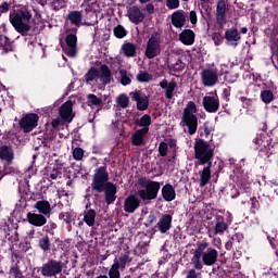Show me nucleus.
Segmentation results:
<instances>
[{
    "label": "nucleus",
    "mask_w": 278,
    "mask_h": 278,
    "mask_svg": "<svg viewBox=\"0 0 278 278\" xmlns=\"http://www.w3.org/2000/svg\"><path fill=\"white\" fill-rule=\"evenodd\" d=\"M73 157L74 160H76L77 162L84 160V149L81 148H75L73 150Z\"/></svg>",
    "instance_id": "49"
},
{
    "label": "nucleus",
    "mask_w": 278,
    "mask_h": 278,
    "mask_svg": "<svg viewBox=\"0 0 278 278\" xmlns=\"http://www.w3.org/2000/svg\"><path fill=\"white\" fill-rule=\"evenodd\" d=\"M35 210H38L39 214H42L43 216H49V214H51V204L45 200L37 201Z\"/></svg>",
    "instance_id": "32"
},
{
    "label": "nucleus",
    "mask_w": 278,
    "mask_h": 278,
    "mask_svg": "<svg viewBox=\"0 0 278 278\" xmlns=\"http://www.w3.org/2000/svg\"><path fill=\"white\" fill-rule=\"evenodd\" d=\"M10 173H12V169L8 166H4L3 169H1V166H0V175H10Z\"/></svg>",
    "instance_id": "58"
},
{
    "label": "nucleus",
    "mask_w": 278,
    "mask_h": 278,
    "mask_svg": "<svg viewBox=\"0 0 278 278\" xmlns=\"http://www.w3.org/2000/svg\"><path fill=\"white\" fill-rule=\"evenodd\" d=\"M210 247V242L202 241L197 244V248L193 252V268L195 270H203V263L201 262L203 255V249H207Z\"/></svg>",
    "instance_id": "13"
},
{
    "label": "nucleus",
    "mask_w": 278,
    "mask_h": 278,
    "mask_svg": "<svg viewBox=\"0 0 278 278\" xmlns=\"http://www.w3.org/2000/svg\"><path fill=\"white\" fill-rule=\"evenodd\" d=\"M159 86L162 88V90H165V97L167 99H173V97H175V91L177 90V81H168V79L164 78L160 81Z\"/></svg>",
    "instance_id": "17"
},
{
    "label": "nucleus",
    "mask_w": 278,
    "mask_h": 278,
    "mask_svg": "<svg viewBox=\"0 0 278 278\" xmlns=\"http://www.w3.org/2000/svg\"><path fill=\"white\" fill-rule=\"evenodd\" d=\"M121 268V265L118 264V260L115 258L113 265L111 266L109 270V277L110 278H121V271L118 270Z\"/></svg>",
    "instance_id": "40"
},
{
    "label": "nucleus",
    "mask_w": 278,
    "mask_h": 278,
    "mask_svg": "<svg viewBox=\"0 0 278 278\" xmlns=\"http://www.w3.org/2000/svg\"><path fill=\"white\" fill-rule=\"evenodd\" d=\"M39 247L42 249V251H49V247H51L49 237H43L41 240H39Z\"/></svg>",
    "instance_id": "50"
},
{
    "label": "nucleus",
    "mask_w": 278,
    "mask_h": 278,
    "mask_svg": "<svg viewBox=\"0 0 278 278\" xmlns=\"http://www.w3.org/2000/svg\"><path fill=\"white\" fill-rule=\"evenodd\" d=\"M204 134L206 137L212 134V128L207 125V123L204 124Z\"/></svg>",
    "instance_id": "59"
},
{
    "label": "nucleus",
    "mask_w": 278,
    "mask_h": 278,
    "mask_svg": "<svg viewBox=\"0 0 278 278\" xmlns=\"http://www.w3.org/2000/svg\"><path fill=\"white\" fill-rule=\"evenodd\" d=\"M194 157L200 166L212 164L214 148L207 141L199 139L194 142Z\"/></svg>",
    "instance_id": "4"
},
{
    "label": "nucleus",
    "mask_w": 278,
    "mask_h": 278,
    "mask_svg": "<svg viewBox=\"0 0 278 278\" xmlns=\"http://www.w3.org/2000/svg\"><path fill=\"white\" fill-rule=\"evenodd\" d=\"M52 10H55L56 12L59 10H62L66 5V2L64 0H52L51 1Z\"/></svg>",
    "instance_id": "48"
},
{
    "label": "nucleus",
    "mask_w": 278,
    "mask_h": 278,
    "mask_svg": "<svg viewBox=\"0 0 278 278\" xmlns=\"http://www.w3.org/2000/svg\"><path fill=\"white\" fill-rule=\"evenodd\" d=\"M170 227H173V216L172 215H164L159 222H157V228L161 233H166L170 230Z\"/></svg>",
    "instance_id": "23"
},
{
    "label": "nucleus",
    "mask_w": 278,
    "mask_h": 278,
    "mask_svg": "<svg viewBox=\"0 0 278 278\" xmlns=\"http://www.w3.org/2000/svg\"><path fill=\"white\" fill-rule=\"evenodd\" d=\"M38 121L40 117L36 113H28L20 121V127L24 134H31L36 127H38Z\"/></svg>",
    "instance_id": "10"
},
{
    "label": "nucleus",
    "mask_w": 278,
    "mask_h": 278,
    "mask_svg": "<svg viewBox=\"0 0 278 278\" xmlns=\"http://www.w3.org/2000/svg\"><path fill=\"white\" fill-rule=\"evenodd\" d=\"M214 242H215V247H217V249H220V239L217 238V239H214Z\"/></svg>",
    "instance_id": "64"
},
{
    "label": "nucleus",
    "mask_w": 278,
    "mask_h": 278,
    "mask_svg": "<svg viewBox=\"0 0 278 278\" xmlns=\"http://www.w3.org/2000/svg\"><path fill=\"white\" fill-rule=\"evenodd\" d=\"M226 214L228 216L227 220H225V217H223L222 215L215 216V236H223L225 231L229 229V225L233 223V216L231 215V213L227 212Z\"/></svg>",
    "instance_id": "11"
},
{
    "label": "nucleus",
    "mask_w": 278,
    "mask_h": 278,
    "mask_svg": "<svg viewBox=\"0 0 278 278\" xmlns=\"http://www.w3.org/2000/svg\"><path fill=\"white\" fill-rule=\"evenodd\" d=\"M59 199H62V197H68V193L65 190H58Z\"/></svg>",
    "instance_id": "60"
},
{
    "label": "nucleus",
    "mask_w": 278,
    "mask_h": 278,
    "mask_svg": "<svg viewBox=\"0 0 278 278\" xmlns=\"http://www.w3.org/2000/svg\"><path fill=\"white\" fill-rule=\"evenodd\" d=\"M137 124L139 125V127H142L141 129H147V132L149 134V126L151 125V115L144 114L140 117Z\"/></svg>",
    "instance_id": "39"
},
{
    "label": "nucleus",
    "mask_w": 278,
    "mask_h": 278,
    "mask_svg": "<svg viewBox=\"0 0 278 278\" xmlns=\"http://www.w3.org/2000/svg\"><path fill=\"white\" fill-rule=\"evenodd\" d=\"M117 108H122V110H127L129 108V97L127 94L122 93L116 98Z\"/></svg>",
    "instance_id": "38"
},
{
    "label": "nucleus",
    "mask_w": 278,
    "mask_h": 278,
    "mask_svg": "<svg viewBox=\"0 0 278 278\" xmlns=\"http://www.w3.org/2000/svg\"><path fill=\"white\" fill-rule=\"evenodd\" d=\"M100 79L104 84H110V81H112V72H110V68H108V66H102Z\"/></svg>",
    "instance_id": "42"
},
{
    "label": "nucleus",
    "mask_w": 278,
    "mask_h": 278,
    "mask_svg": "<svg viewBox=\"0 0 278 278\" xmlns=\"http://www.w3.org/2000/svg\"><path fill=\"white\" fill-rule=\"evenodd\" d=\"M203 108L210 114L216 113V111L220 108V100H218V96L216 93L211 96H205L203 98Z\"/></svg>",
    "instance_id": "15"
},
{
    "label": "nucleus",
    "mask_w": 278,
    "mask_h": 278,
    "mask_svg": "<svg viewBox=\"0 0 278 278\" xmlns=\"http://www.w3.org/2000/svg\"><path fill=\"white\" fill-rule=\"evenodd\" d=\"M261 99L263 103H266V105H268V103H271L274 99L273 91H270L269 89H263L261 91Z\"/></svg>",
    "instance_id": "43"
},
{
    "label": "nucleus",
    "mask_w": 278,
    "mask_h": 278,
    "mask_svg": "<svg viewBox=\"0 0 278 278\" xmlns=\"http://www.w3.org/2000/svg\"><path fill=\"white\" fill-rule=\"evenodd\" d=\"M159 153L162 157H166V155L168 153V143L161 142L159 146Z\"/></svg>",
    "instance_id": "51"
},
{
    "label": "nucleus",
    "mask_w": 278,
    "mask_h": 278,
    "mask_svg": "<svg viewBox=\"0 0 278 278\" xmlns=\"http://www.w3.org/2000/svg\"><path fill=\"white\" fill-rule=\"evenodd\" d=\"M179 40L182 42V45H194V31L185 29L182 33H180Z\"/></svg>",
    "instance_id": "30"
},
{
    "label": "nucleus",
    "mask_w": 278,
    "mask_h": 278,
    "mask_svg": "<svg viewBox=\"0 0 278 278\" xmlns=\"http://www.w3.org/2000/svg\"><path fill=\"white\" fill-rule=\"evenodd\" d=\"M114 36L116 38H125L127 36V30L122 25H117L114 28Z\"/></svg>",
    "instance_id": "47"
},
{
    "label": "nucleus",
    "mask_w": 278,
    "mask_h": 278,
    "mask_svg": "<svg viewBox=\"0 0 278 278\" xmlns=\"http://www.w3.org/2000/svg\"><path fill=\"white\" fill-rule=\"evenodd\" d=\"M26 217L29 225H34V227H42L47 225V217L42 214L27 213Z\"/></svg>",
    "instance_id": "22"
},
{
    "label": "nucleus",
    "mask_w": 278,
    "mask_h": 278,
    "mask_svg": "<svg viewBox=\"0 0 278 278\" xmlns=\"http://www.w3.org/2000/svg\"><path fill=\"white\" fill-rule=\"evenodd\" d=\"M35 173H36L35 167H29V168L27 169V172H26V175H27L28 177H30V175H35Z\"/></svg>",
    "instance_id": "61"
},
{
    "label": "nucleus",
    "mask_w": 278,
    "mask_h": 278,
    "mask_svg": "<svg viewBox=\"0 0 278 278\" xmlns=\"http://www.w3.org/2000/svg\"><path fill=\"white\" fill-rule=\"evenodd\" d=\"M189 18H190V23L192 25H197V12L195 11H190L189 13Z\"/></svg>",
    "instance_id": "54"
},
{
    "label": "nucleus",
    "mask_w": 278,
    "mask_h": 278,
    "mask_svg": "<svg viewBox=\"0 0 278 278\" xmlns=\"http://www.w3.org/2000/svg\"><path fill=\"white\" fill-rule=\"evenodd\" d=\"M65 55L75 58L77 55V36L70 34L65 38V45L62 47Z\"/></svg>",
    "instance_id": "12"
},
{
    "label": "nucleus",
    "mask_w": 278,
    "mask_h": 278,
    "mask_svg": "<svg viewBox=\"0 0 278 278\" xmlns=\"http://www.w3.org/2000/svg\"><path fill=\"white\" fill-rule=\"evenodd\" d=\"M127 262H129V256L123 255L119 257L118 264L119 266L125 267V264H127Z\"/></svg>",
    "instance_id": "55"
},
{
    "label": "nucleus",
    "mask_w": 278,
    "mask_h": 278,
    "mask_svg": "<svg viewBox=\"0 0 278 278\" xmlns=\"http://www.w3.org/2000/svg\"><path fill=\"white\" fill-rule=\"evenodd\" d=\"M60 126V119H52V127L55 129Z\"/></svg>",
    "instance_id": "63"
},
{
    "label": "nucleus",
    "mask_w": 278,
    "mask_h": 278,
    "mask_svg": "<svg viewBox=\"0 0 278 278\" xmlns=\"http://www.w3.org/2000/svg\"><path fill=\"white\" fill-rule=\"evenodd\" d=\"M67 21L75 27H81L84 16L81 15V11H71L67 14Z\"/></svg>",
    "instance_id": "27"
},
{
    "label": "nucleus",
    "mask_w": 278,
    "mask_h": 278,
    "mask_svg": "<svg viewBox=\"0 0 278 278\" xmlns=\"http://www.w3.org/2000/svg\"><path fill=\"white\" fill-rule=\"evenodd\" d=\"M94 220H97V212L92 208L85 211L84 222L88 227H94Z\"/></svg>",
    "instance_id": "33"
},
{
    "label": "nucleus",
    "mask_w": 278,
    "mask_h": 278,
    "mask_svg": "<svg viewBox=\"0 0 278 278\" xmlns=\"http://www.w3.org/2000/svg\"><path fill=\"white\" fill-rule=\"evenodd\" d=\"M101 73L97 68H91L88 71V73L85 75V81L87 84H92V81H97L99 79Z\"/></svg>",
    "instance_id": "37"
},
{
    "label": "nucleus",
    "mask_w": 278,
    "mask_h": 278,
    "mask_svg": "<svg viewBox=\"0 0 278 278\" xmlns=\"http://www.w3.org/2000/svg\"><path fill=\"white\" fill-rule=\"evenodd\" d=\"M64 268V265L60 261L50 260L41 266V275L43 277H56Z\"/></svg>",
    "instance_id": "9"
},
{
    "label": "nucleus",
    "mask_w": 278,
    "mask_h": 278,
    "mask_svg": "<svg viewBox=\"0 0 278 278\" xmlns=\"http://www.w3.org/2000/svg\"><path fill=\"white\" fill-rule=\"evenodd\" d=\"M87 99L89 105H94L96 108H101V105H103V100L96 94L90 93L87 96Z\"/></svg>",
    "instance_id": "44"
},
{
    "label": "nucleus",
    "mask_w": 278,
    "mask_h": 278,
    "mask_svg": "<svg viewBox=\"0 0 278 278\" xmlns=\"http://www.w3.org/2000/svg\"><path fill=\"white\" fill-rule=\"evenodd\" d=\"M122 51L126 58H136L137 48L136 45L131 42L124 43L122 46Z\"/></svg>",
    "instance_id": "35"
},
{
    "label": "nucleus",
    "mask_w": 278,
    "mask_h": 278,
    "mask_svg": "<svg viewBox=\"0 0 278 278\" xmlns=\"http://www.w3.org/2000/svg\"><path fill=\"white\" fill-rule=\"evenodd\" d=\"M140 207V199H138L136 195H129L125 199L124 202V212H127L128 214H134L136 210Z\"/></svg>",
    "instance_id": "19"
},
{
    "label": "nucleus",
    "mask_w": 278,
    "mask_h": 278,
    "mask_svg": "<svg viewBox=\"0 0 278 278\" xmlns=\"http://www.w3.org/2000/svg\"><path fill=\"white\" fill-rule=\"evenodd\" d=\"M172 25L177 29H181L186 25V13L184 11H176L172 14Z\"/></svg>",
    "instance_id": "24"
},
{
    "label": "nucleus",
    "mask_w": 278,
    "mask_h": 278,
    "mask_svg": "<svg viewBox=\"0 0 278 278\" xmlns=\"http://www.w3.org/2000/svg\"><path fill=\"white\" fill-rule=\"evenodd\" d=\"M201 257L204 266H214L218 261V251L210 247L204 248Z\"/></svg>",
    "instance_id": "14"
},
{
    "label": "nucleus",
    "mask_w": 278,
    "mask_h": 278,
    "mask_svg": "<svg viewBox=\"0 0 278 278\" xmlns=\"http://www.w3.org/2000/svg\"><path fill=\"white\" fill-rule=\"evenodd\" d=\"M254 144L258 149L261 157H269L273 153L270 151V137L264 132L256 135Z\"/></svg>",
    "instance_id": "8"
},
{
    "label": "nucleus",
    "mask_w": 278,
    "mask_h": 278,
    "mask_svg": "<svg viewBox=\"0 0 278 278\" xmlns=\"http://www.w3.org/2000/svg\"><path fill=\"white\" fill-rule=\"evenodd\" d=\"M166 8L168 10H177L179 8V0H166Z\"/></svg>",
    "instance_id": "52"
},
{
    "label": "nucleus",
    "mask_w": 278,
    "mask_h": 278,
    "mask_svg": "<svg viewBox=\"0 0 278 278\" xmlns=\"http://www.w3.org/2000/svg\"><path fill=\"white\" fill-rule=\"evenodd\" d=\"M9 20L14 29L22 36H27L28 31L31 29V13L27 7H15L10 12Z\"/></svg>",
    "instance_id": "2"
},
{
    "label": "nucleus",
    "mask_w": 278,
    "mask_h": 278,
    "mask_svg": "<svg viewBox=\"0 0 278 278\" xmlns=\"http://www.w3.org/2000/svg\"><path fill=\"white\" fill-rule=\"evenodd\" d=\"M0 160H5V162L14 160V152L12 151V148L2 146L0 148Z\"/></svg>",
    "instance_id": "34"
},
{
    "label": "nucleus",
    "mask_w": 278,
    "mask_h": 278,
    "mask_svg": "<svg viewBox=\"0 0 278 278\" xmlns=\"http://www.w3.org/2000/svg\"><path fill=\"white\" fill-rule=\"evenodd\" d=\"M169 73L174 75L175 77H178V75H181L184 73V68H186V64L181 62V60H177L175 63H170L168 65Z\"/></svg>",
    "instance_id": "31"
},
{
    "label": "nucleus",
    "mask_w": 278,
    "mask_h": 278,
    "mask_svg": "<svg viewBox=\"0 0 278 278\" xmlns=\"http://www.w3.org/2000/svg\"><path fill=\"white\" fill-rule=\"evenodd\" d=\"M155 220H156L155 214H150L146 222L147 227H150V225H153V223H155Z\"/></svg>",
    "instance_id": "53"
},
{
    "label": "nucleus",
    "mask_w": 278,
    "mask_h": 278,
    "mask_svg": "<svg viewBox=\"0 0 278 278\" xmlns=\"http://www.w3.org/2000/svg\"><path fill=\"white\" fill-rule=\"evenodd\" d=\"M119 75H121L119 81L122 86H129V84H131V74L127 73V71L121 70Z\"/></svg>",
    "instance_id": "45"
},
{
    "label": "nucleus",
    "mask_w": 278,
    "mask_h": 278,
    "mask_svg": "<svg viewBox=\"0 0 278 278\" xmlns=\"http://www.w3.org/2000/svg\"><path fill=\"white\" fill-rule=\"evenodd\" d=\"M240 101L242 102V104H243V108H249L250 105H251V99H249V98H244V97H241L240 98Z\"/></svg>",
    "instance_id": "56"
},
{
    "label": "nucleus",
    "mask_w": 278,
    "mask_h": 278,
    "mask_svg": "<svg viewBox=\"0 0 278 278\" xmlns=\"http://www.w3.org/2000/svg\"><path fill=\"white\" fill-rule=\"evenodd\" d=\"M127 14L130 23H134V25H140L144 21V13L138 7L130 8Z\"/></svg>",
    "instance_id": "21"
},
{
    "label": "nucleus",
    "mask_w": 278,
    "mask_h": 278,
    "mask_svg": "<svg viewBox=\"0 0 278 278\" xmlns=\"http://www.w3.org/2000/svg\"><path fill=\"white\" fill-rule=\"evenodd\" d=\"M160 182L157 181H148L146 184V189H140L138 191V195L142 201H153V199H157V193L160 192Z\"/></svg>",
    "instance_id": "7"
},
{
    "label": "nucleus",
    "mask_w": 278,
    "mask_h": 278,
    "mask_svg": "<svg viewBox=\"0 0 278 278\" xmlns=\"http://www.w3.org/2000/svg\"><path fill=\"white\" fill-rule=\"evenodd\" d=\"M149 132L147 129H138L134 132L131 141L135 147H142L144 144V136Z\"/></svg>",
    "instance_id": "28"
},
{
    "label": "nucleus",
    "mask_w": 278,
    "mask_h": 278,
    "mask_svg": "<svg viewBox=\"0 0 278 278\" xmlns=\"http://www.w3.org/2000/svg\"><path fill=\"white\" fill-rule=\"evenodd\" d=\"M162 197L164 201H167V203H170V201H175V198L177 197V193L175 192V187L170 184H166L162 188Z\"/></svg>",
    "instance_id": "26"
},
{
    "label": "nucleus",
    "mask_w": 278,
    "mask_h": 278,
    "mask_svg": "<svg viewBox=\"0 0 278 278\" xmlns=\"http://www.w3.org/2000/svg\"><path fill=\"white\" fill-rule=\"evenodd\" d=\"M187 278H199V274H197V270L190 269V270L187 273Z\"/></svg>",
    "instance_id": "57"
},
{
    "label": "nucleus",
    "mask_w": 278,
    "mask_h": 278,
    "mask_svg": "<svg viewBox=\"0 0 278 278\" xmlns=\"http://www.w3.org/2000/svg\"><path fill=\"white\" fill-rule=\"evenodd\" d=\"M137 80L140 84H149V81H153V75L149 74V72H139L137 74Z\"/></svg>",
    "instance_id": "41"
},
{
    "label": "nucleus",
    "mask_w": 278,
    "mask_h": 278,
    "mask_svg": "<svg viewBox=\"0 0 278 278\" xmlns=\"http://www.w3.org/2000/svg\"><path fill=\"white\" fill-rule=\"evenodd\" d=\"M130 96L132 97V101H136L137 103V110L144 112L149 109V97H147L142 91L138 90L130 92Z\"/></svg>",
    "instance_id": "16"
},
{
    "label": "nucleus",
    "mask_w": 278,
    "mask_h": 278,
    "mask_svg": "<svg viewBox=\"0 0 278 278\" xmlns=\"http://www.w3.org/2000/svg\"><path fill=\"white\" fill-rule=\"evenodd\" d=\"M60 116L66 123H71L75 118V113L73 112V101L68 100L60 108Z\"/></svg>",
    "instance_id": "18"
},
{
    "label": "nucleus",
    "mask_w": 278,
    "mask_h": 278,
    "mask_svg": "<svg viewBox=\"0 0 278 278\" xmlns=\"http://www.w3.org/2000/svg\"><path fill=\"white\" fill-rule=\"evenodd\" d=\"M162 53V39L157 33L152 34L148 40L144 55L148 60H153Z\"/></svg>",
    "instance_id": "5"
},
{
    "label": "nucleus",
    "mask_w": 278,
    "mask_h": 278,
    "mask_svg": "<svg viewBox=\"0 0 278 278\" xmlns=\"http://www.w3.org/2000/svg\"><path fill=\"white\" fill-rule=\"evenodd\" d=\"M0 47L3 53H10V51H14V45H12V41H10V38L8 37L0 38Z\"/></svg>",
    "instance_id": "36"
},
{
    "label": "nucleus",
    "mask_w": 278,
    "mask_h": 278,
    "mask_svg": "<svg viewBox=\"0 0 278 278\" xmlns=\"http://www.w3.org/2000/svg\"><path fill=\"white\" fill-rule=\"evenodd\" d=\"M180 127L182 131L189 136L197 134V129H199V118L197 117V104L193 101H189L184 109Z\"/></svg>",
    "instance_id": "3"
},
{
    "label": "nucleus",
    "mask_w": 278,
    "mask_h": 278,
    "mask_svg": "<svg viewBox=\"0 0 278 278\" xmlns=\"http://www.w3.org/2000/svg\"><path fill=\"white\" fill-rule=\"evenodd\" d=\"M110 174L105 170V167H99L92 179L91 188L97 192H104L105 203L112 205L116 201V185L110 182Z\"/></svg>",
    "instance_id": "1"
},
{
    "label": "nucleus",
    "mask_w": 278,
    "mask_h": 278,
    "mask_svg": "<svg viewBox=\"0 0 278 278\" xmlns=\"http://www.w3.org/2000/svg\"><path fill=\"white\" fill-rule=\"evenodd\" d=\"M60 175H62V169L56 166L47 174L46 178L48 179V181H54L55 179H58V177H60Z\"/></svg>",
    "instance_id": "46"
},
{
    "label": "nucleus",
    "mask_w": 278,
    "mask_h": 278,
    "mask_svg": "<svg viewBox=\"0 0 278 278\" xmlns=\"http://www.w3.org/2000/svg\"><path fill=\"white\" fill-rule=\"evenodd\" d=\"M240 33L236 28H230L225 31V40L230 47H238L240 43Z\"/></svg>",
    "instance_id": "20"
},
{
    "label": "nucleus",
    "mask_w": 278,
    "mask_h": 278,
    "mask_svg": "<svg viewBox=\"0 0 278 278\" xmlns=\"http://www.w3.org/2000/svg\"><path fill=\"white\" fill-rule=\"evenodd\" d=\"M201 83L205 88H214L216 84H218V78L220 75L218 74V68H204L200 73Z\"/></svg>",
    "instance_id": "6"
},
{
    "label": "nucleus",
    "mask_w": 278,
    "mask_h": 278,
    "mask_svg": "<svg viewBox=\"0 0 278 278\" xmlns=\"http://www.w3.org/2000/svg\"><path fill=\"white\" fill-rule=\"evenodd\" d=\"M226 12L227 3H225V1H219L216 8V22L218 23V25H225V23H227V21L225 20Z\"/></svg>",
    "instance_id": "25"
},
{
    "label": "nucleus",
    "mask_w": 278,
    "mask_h": 278,
    "mask_svg": "<svg viewBox=\"0 0 278 278\" xmlns=\"http://www.w3.org/2000/svg\"><path fill=\"white\" fill-rule=\"evenodd\" d=\"M212 163H207V166L203 168L200 175V186L201 188H205L206 184H210V179H212Z\"/></svg>",
    "instance_id": "29"
},
{
    "label": "nucleus",
    "mask_w": 278,
    "mask_h": 278,
    "mask_svg": "<svg viewBox=\"0 0 278 278\" xmlns=\"http://www.w3.org/2000/svg\"><path fill=\"white\" fill-rule=\"evenodd\" d=\"M1 8L4 12H8L10 10V4L8 2H4L1 4Z\"/></svg>",
    "instance_id": "62"
}]
</instances>
